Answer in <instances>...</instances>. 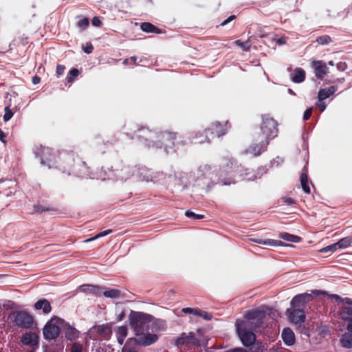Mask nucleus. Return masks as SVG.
<instances>
[{
  "mask_svg": "<svg viewBox=\"0 0 352 352\" xmlns=\"http://www.w3.org/2000/svg\"><path fill=\"white\" fill-rule=\"evenodd\" d=\"M270 311L269 308H258L249 311L243 320L236 322V330L254 331L261 326L262 320Z\"/></svg>",
  "mask_w": 352,
  "mask_h": 352,
  "instance_id": "f257e3e1",
  "label": "nucleus"
},
{
  "mask_svg": "<svg viewBox=\"0 0 352 352\" xmlns=\"http://www.w3.org/2000/svg\"><path fill=\"white\" fill-rule=\"evenodd\" d=\"M153 319L152 316L138 311H131L129 316V325L135 334L148 330Z\"/></svg>",
  "mask_w": 352,
  "mask_h": 352,
  "instance_id": "f03ea898",
  "label": "nucleus"
},
{
  "mask_svg": "<svg viewBox=\"0 0 352 352\" xmlns=\"http://www.w3.org/2000/svg\"><path fill=\"white\" fill-rule=\"evenodd\" d=\"M277 122L274 118L269 116H264L260 128L256 129L254 133H261L263 138H267V140H270L277 136Z\"/></svg>",
  "mask_w": 352,
  "mask_h": 352,
  "instance_id": "7ed1b4c3",
  "label": "nucleus"
},
{
  "mask_svg": "<svg viewBox=\"0 0 352 352\" xmlns=\"http://www.w3.org/2000/svg\"><path fill=\"white\" fill-rule=\"evenodd\" d=\"M64 320L58 317L52 318L44 326L43 334L46 340L56 338L60 332V327L63 326Z\"/></svg>",
  "mask_w": 352,
  "mask_h": 352,
  "instance_id": "20e7f679",
  "label": "nucleus"
},
{
  "mask_svg": "<svg viewBox=\"0 0 352 352\" xmlns=\"http://www.w3.org/2000/svg\"><path fill=\"white\" fill-rule=\"evenodd\" d=\"M229 126L228 125V122L225 121L223 122H219L218 121L214 122L210 128L206 129L204 133H206V139H201L200 135H197V138L199 139L198 141L199 143H204L206 142H210V138L208 136V133H210V138H213L214 137H221L226 134L228 129Z\"/></svg>",
  "mask_w": 352,
  "mask_h": 352,
  "instance_id": "39448f33",
  "label": "nucleus"
},
{
  "mask_svg": "<svg viewBox=\"0 0 352 352\" xmlns=\"http://www.w3.org/2000/svg\"><path fill=\"white\" fill-rule=\"evenodd\" d=\"M269 142L270 140H267V138H263L261 135V133L254 132L252 135V143L246 152L254 156H258L266 150Z\"/></svg>",
  "mask_w": 352,
  "mask_h": 352,
  "instance_id": "423d86ee",
  "label": "nucleus"
},
{
  "mask_svg": "<svg viewBox=\"0 0 352 352\" xmlns=\"http://www.w3.org/2000/svg\"><path fill=\"white\" fill-rule=\"evenodd\" d=\"M327 292L321 290H312L311 294H301L293 298L291 305L294 308H300L314 299V296L326 295Z\"/></svg>",
  "mask_w": 352,
  "mask_h": 352,
  "instance_id": "0eeeda50",
  "label": "nucleus"
},
{
  "mask_svg": "<svg viewBox=\"0 0 352 352\" xmlns=\"http://www.w3.org/2000/svg\"><path fill=\"white\" fill-rule=\"evenodd\" d=\"M33 318L29 314L21 311L16 314L14 318L15 324L22 328L28 329L30 328L33 324Z\"/></svg>",
  "mask_w": 352,
  "mask_h": 352,
  "instance_id": "6e6552de",
  "label": "nucleus"
},
{
  "mask_svg": "<svg viewBox=\"0 0 352 352\" xmlns=\"http://www.w3.org/2000/svg\"><path fill=\"white\" fill-rule=\"evenodd\" d=\"M135 335L136 338L133 339L135 340V344L142 346H149L155 343L158 340V336L157 335L144 333L142 331Z\"/></svg>",
  "mask_w": 352,
  "mask_h": 352,
  "instance_id": "1a4fd4ad",
  "label": "nucleus"
},
{
  "mask_svg": "<svg viewBox=\"0 0 352 352\" xmlns=\"http://www.w3.org/2000/svg\"><path fill=\"white\" fill-rule=\"evenodd\" d=\"M175 342L177 345H184L188 344L195 346L201 345L199 341L195 338V333L193 332L183 333L180 337L176 340Z\"/></svg>",
  "mask_w": 352,
  "mask_h": 352,
  "instance_id": "9d476101",
  "label": "nucleus"
},
{
  "mask_svg": "<svg viewBox=\"0 0 352 352\" xmlns=\"http://www.w3.org/2000/svg\"><path fill=\"white\" fill-rule=\"evenodd\" d=\"M287 314L288 315L289 320L296 324L304 322L305 319V312L300 308L287 309Z\"/></svg>",
  "mask_w": 352,
  "mask_h": 352,
  "instance_id": "9b49d317",
  "label": "nucleus"
},
{
  "mask_svg": "<svg viewBox=\"0 0 352 352\" xmlns=\"http://www.w3.org/2000/svg\"><path fill=\"white\" fill-rule=\"evenodd\" d=\"M312 67L316 78L322 79L328 73V67L325 63L322 60H314L312 62Z\"/></svg>",
  "mask_w": 352,
  "mask_h": 352,
  "instance_id": "f8f14e48",
  "label": "nucleus"
},
{
  "mask_svg": "<svg viewBox=\"0 0 352 352\" xmlns=\"http://www.w3.org/2000/svg\"><path fill=\"white\" fill-rule=\"evenodd\" d=\"M237 333L243 345L249 346L254 343L256 340V336L253 331H237Z\"/></svg>",
  "mask_w": 352,
  "mask_h": 352,
  "instance_id": "ddd939ff",
  "label": "nucleus"
},
{
  "mask_svg": "<svg viewBox=\"0 0 352 352\" xmlns=\"http://www.w3.org/2000/svg\"><path fill=\"white\" fill-rule=\"evenodd\" d=\"M23 344L30 346H37L38 344V336L36 333L27 332L21 337Z\"/></svg>",
  "mask_w": 352,
  "mask_h": 352,
  "instance_id": "4468645a",
  "label": "nucleus"
},
{
  "mask_svg": "<svg viewBox=\"0 0 352 352\" xmlns=\"http://www.w3.org/2000/svg\"><path fill=\"white\" fill-rule=\"evenodd\" d=\"M340 316L342 320L349 322L347 329L352 332V306H344L340 311Z\"/></svg>",
  "mask_w": 352,
  "mask_h": 352,
  "instance_id": "2eb2a0df",
  "label": "nucleus"
},
{
  "mask_svg": "<svg viewBox=\"0 0 352 352\" xmlns=\"http://www.w3.org/2000/svg\"><path fill=\"white\" fill-rule=\"evenodd\" d=\"M158 138L163 145L169 147L173 145L174 140L176 139V133L165 131L160 133Z\"/></svg>",
  "mask_w": 352,
  "mask_h": 352,
  "instance_id": "dca6fc26",
  "label": "nucleus"
},
{
  "mask_svg": "<svg viewBox=\"0 0 352 352\" xmlns=\"http://www.w3.org/2000/svg\"><path fill=\"white\" fill-rule=\"evenodd\" d=\"M182 311L184 314H193L197 317L202 318L207 320H210L212 318V316L208 312L199 309L186 307L182 309Z\"/></svg>",
  "mask_w": 352,
  "mask_h": 352,
  "instance_id": "f3484780",
  "label": "nucleus"
},
{
  "mask_svg": "<svg viewBox=\"0 0 352 352\" xmlns=\"http://www.w3.org/2000/svg\"><path fill=\"white\" fill-rule=\"evenodd\" d=\"M65 337L69 340H74L79 337L80 332L69 324L64 323L63 326Z\"/></svg>",
  "mask_w": 352,
  "mask_h": 352,
  "instance_id": "a211bd4d",
  "label": "nucleus"
},
{
  "mask_svg": "<svg viewBox=\"0 0 352 352\" xmlns=\"http://www.w3.org/2000/svg\"><path fill=\"white\" fill-rule=\"evenodd\" d=\"M282 338L284 342L288 346L293 345L295 342L294 333L289 328H285L283 330Z\"/></svg>",
  "mask_w": 352,
  "mask_h": 352,
  "instance_id": "6ab92c4d",
  "label": "nucleus"
},
{
  "mask_svg": "<svg viewBox=\"0 0 352 352\" xmlns=\"http://www.w3.org/2000/svg\"><path fill=\"white\" fill-rule=\"evenodd\" d=\"M93 329L100 337L108 338L111 334V329L107 324H102L93 327Z\"/></svg>",
  "mask_w": 352,
  "mask_h": 352,
  "instance_id": "aec40b11",
  "label": "nucleus"
},
{
  "mask_svg": "<svg viewBox=\"0 0 352 352\" xmlns=\"http://www.w3.org/2000/svg\"><path fill=\"white\" fill-rule=\"evenodd\" d=\"M250 241L257 243L258 244L267 246H280L283 245V243L280 241L274 239H250Z\"/></svg>",
  "mask_w": 352,
  "mask_h": 352,
  "instance_id": "412c9836",
  "label": "nucleus"
},
{
  "mask_svg": "<svg viewBox=\"0 0 352 352\" xmlns=\"http://www.w3.org/2000/svg\"><path fill=\"white\" fill-rule=\"evenodd\" d=\"M34 308L36 310L42 309L43 312L44 314H49L52 310V307H51L50 302L45 299H43V300H40L37 301L34 304Z\"/></svg>",
  "mask_w": 352,
  "mask_h": 352,
  "instance_id": "4be33fe9",
  "label": "nucleus"
},
{
  "mask_svg": "<svg viewBox=\"0 0 352 352\" xmlns=\"http://www.w3.org/2000/svg\"><path fill=\"white\" fill-rule=\"evenodd\" d=\"M336 90L337 88L335 86H331L329 87L320 89L318 92L319 100H323L329 98L336 91Z\"/></svg>",
  "mask_w": 352,
  "mask_h": 352,
  "instance_id": "5701e85b",
  "label": "nucleus"
},
{
  "mask_svg": "<svg viewBox=\"0 0 352 352\" xmlns=\"http://www.w3.org/2000/svg\"><path fill=\"white\" fill-rule=\"evenodd\" d=\"M305 72L301 68H296L294 70V75L292 78V81L296 83H300L305 80Z\"/></svg>",
  "mask_w": 352,
  "mask_h": 352,
  "instance_id": "b1692460",
  "label": "nucleus"
},
{
  "mask_svg": "<svg viewBox=\"0 0 352 352\" xmlns=\"http://www.w3.org/2000/svg\"><path fill=\"white\" fill-rule=\"evenodd\" d=\"M140 28L141 30L145 32L156 34H161L162 32L161 30L158 29L155 25L148 22L142 23L140 25Z\"/></svg>",
  "mask_w": 352,
  "mask_h": 352,
  "instance_id": "393cba45",
  "label": "nucleus"
},
{
  "mask_svg": "<svg viewBox=\"0 0 352 352\" xmlns=\"http://www.w3.org/2000/svg\"><path fill=\"white\" fill-rule=\"evenodd\" d=\"M127 336V328L125 326L119 327L116 331V337L120 344H122Z\"/></svg>",
  "mask_w": 352,
  "mask_h": 352,
  "instance_id": "a878e982",
  "label": "nucleus"
},
{
  "mask_svg": "<svg viewBox=\"0 0 352 352\" xmlns=\"http://www.w3.org/2000/svg\"><path fill=\"white\" fill-rule=\"evenodd\" d=\"M340 342L343 347L347 349L352 348V334L349 333L343 334L340 338Z\"/></svg>",
  "mask_w": 352,
  "mask_h": 352,
  "instance_id": "bb28decb",
  "label": "nucleus"
},
{
  "mask_svg": "<svg viewBox=\"0 0 352 352\" xmlns=\"http://www.w3.org/2000/svg\"><path fill=\"white\" fill-rule=\"evenodd\" d=\"M135 340L133 338L127 340L126 344L122 348V352H138L135 347Z\"/></svg>",
  "mask_w": 352,
  "mask_h": 352,
  "instance_id": "cd10ccee",
  "label": "nucleus"
},
{
  "mask_svg": "<svg viewBox=\"0 0 352 352\" xmlns=\"http://www.w3.org/2000/svg\"><path fill=\"white\" fill-rule=\"evenodd\" d=\"M339 249H345L352 243V236H348L339 240L338 242Z\"/></svg>",
  "mask_w": 352,
  "mask_h": 352,
  "instance_id": "c85d7f7f",
  "label": "nucleus"
},
{
  "mask_svg": "<svg viewBox=\"0 0 352 352\" xmlns=\"http://www.w3.org/2000/svg\"><path fill=\"white\" fill-rule=\"evenodd\" d=\"M54 209L49 205L37 204L34 206V212L41 213L47 211H54Z\"/></svg>",
  "mask_w": 352,
  "mask_h": 352,
  "instance_id": "c756f323",
  "label": "nucleus"
},
{
  "mask_svg": "<svg viewBox=\"0 0 352 352\" xmlns=\"http://www.w3.org/2000/svg\"><path fill=\"white\" fill-rule=\"evenodd\" d=\"M103 295L107 298H118L121 296V292L117 289H111L104 292Z\"/></svg>",
  "mask_w": 352,
  "mask_h": 352,
  "instance_id": "7c9ffc66",
  "label": "nucleus"
},
{
  "mask_svg": "<svg viewBox=\"0 0 352 352\" xmlns=\"http://www.w3.org/2000/svg\"><path fill=\"white\" fill-rule=\"evenodd\" d=\"M163 174L161 172L153 173V174H148V175L144 176V179L146 182H151L156 183L159 181L160 177H162Z\"/></svg>",
  "mask_w": 352,
  "mask_h": 352,
  "instance_id": "2f4dec72",
  "label": "nucleus"
},
{
  "mask_svg": "<svg viewBox=\"0 0 352 352\" xmlns=\"http://www.w3.org/2000/svg\"><path fill=\"white\" fill-rule=\"evenodd\" d=\"M300 183L302 188L306 193H310V188L309 186L308 178L306 174L302 173L300 175Z\"/></svg>",
  "mask_w": 352,
  "mask_h": 352,
  "instance_id": "473e14b6",
  "label": "nucleus"
},
{
  "mask_svg": "<svg viewBox=\"0 0 352 352\" xmlns=\"http://www.w3.org/2000/svg\"><path fill=\"white\" fill-rule=\"evenodd\" d=\"M280 238H282L283 239H284L285 241H291L293 243H298L300 241V236L290 234H288L286 232L280 234Z\"/></svg>",
  "mask_w": 352,
  "mask_h": 352,
  "instance_id": "72a5a7b5",
  "label": "nucleus"
},
{
  "mask_svg": "<svg viewBox=\"0 0 352 352\" xmlns=\"http://www.w3.org/2000/svg\"><path fill=\"white\" fill-rule=\"evenodd\" d=\"M79 74V72L77 69H72L69 71V74L67 75L66 78V80L68 82H72L74 80L75 78H76Z\"/></svg>",
  "mask_w": 352,
  "mask_h": 352,
  "instance_id": "f704fd0d",
  "label": "nucleus"
},
{
  "mask_svg": "<svg viewBox=\"0 0 352 352\" xmlns=\"http://www.w3.org/2000/svg\"><path fill=\"white\" fill-rule=\"evenodd\" d=\"M112 232V230H107L105 231H103V232H101L100 233H98V234H96L95 236L94 237H91V238H89V239H87L85 241V243H88V242H90V241H92L94 240H96L100 237H102V236H104Z\"/></svg>",
  "mask_w": 352,
  "mask_h": 352,
  "instance_id": "c9c22d12",
  "label": "nucleus"
},
{
  "mask_svg": "<svg viewBox=\"0 0 352 352\" xmlns=\"http://www.w3.org/2000/svg\"><path fill=\"white\" fill-rule=\"evenodd\" d=\"M234 43L240 47L241 48H242L244 51H248L250 48V41L248 40L245 42H241V41L239 40H236Z\"/></svg>",
  "mask_w": 352,
  "mask_h": 352,
  "instance_id": "e433bc0d",
  "label": "nucleus"
},
{
  "mask_svg": "<svg viewBox=\"0 0 352 352\" xmlns=\"http://www.w3.org/2000/svg\"><path fill=\"white\" fill-rule=\"evenodd\" d=\"M316 41L320 45H327L331 42V38L328 35L321 36L317 38Z\"/></svg>",
  "mask_w": 352,
  "mask_h": 352,
  "instance_id": "4c0bfd02",
  "label": "nucleus"
},
{
  "mask_svg": "<svg viewBox=\"0 0 352 352\" xmlns=\"http://www.w3.org/2000/svg\"><path fill=\"white\" fill-rule=\"evenodd\" d=\"M4 111L5 113L3 116V120L5 122H7L12 118V117L13 116V113L10 109V107H6Z\"/></svg>",
  "mask_w": 352,
  "mask_h": 352,
  "instance_id": "58836bf2",
  "label": "nucleus"
},
{
  "mask_svg": "<svg viewBox=\"0 0 352 352\" xmlns=\"http://www.w3.org/2000/svg\"><path fill=\"white\" fill-rule=\"evenodd\" d=\"M83 346L78 342H74L70 349V352H82Z\"/></svg>",
  "mask_w": 352,
  "mask_h": 352,
  "instance_id": "ea45409f",
  "label": "nucleus"
},
{
  "mask_svg": "<svg viewBox=\"0 0 352 352\" xmlns=\"http://www.w3.org/2000/svg\"><path fill=\"white\" fill-rule=\"evenodd\" d=\"M89 19L87 18H84L78 22V27L79 28L85 30L89 26Z\"/></svg>",
  "mask_w": 352,
  "mask_h": 352,
  "instance_id": "a19ab883",
  "label": "nucleus"
},
{
  "mask_svg": "<svg viewBox=\"0 0 352 352\" xmlns=\"http://www.w3.org/2000/svg\"><path fill=\"white\" fill-rule=\"evenodd\" d=\"M338 243H333L332 245H328L324 248H322L320 252H329V251H336L337 250H338Z\"/></svg>",
  "mask_w": 352,
  "mask_h": 352,
  "instance_id": "79ce46f5",
  "label": "nucleus"
},
{
  "mask_svg": "<svg viewBox=\"0 0 352 352\" xmlns=\"http://www.w3.org/2000/svg\"><path fill=\"white\" fill-rule=\"evenodd\" d=\"M185 214L189 218H193L196 219H201L204 218V215L195 214V212L190 210L186 211Z\"/></svg>",
  "mask_w": 352,
  "mask_h": 352,
  "instance_id": "37998d69",
  "label": "nucleus"
},
{
  "mask_svg": "<svg viewBox=\"0 0 352 352\" xmlns=\"http://www.w3.org/2000/svg\"><path fill=\"white\" fill-rule=\"evenodd\" d=\"M89 291L93 292L96 294H99L101 292V289L99 287L88 285L87 286Z\"/></svg>",
  "mask_w": 352,
  "mask_h": 352,
  "instance_id": "c03bdc74",
  "label": "nucleus"
},
{
  "mask_svg": "<svg viewBox=\"0 0 352 352\" xmlns=\"http://www.w3.org/2000/svg\"><path fill=\"white\" fill-rule=\"evenodd\" d=\"M65 69V67L64 65H58L56 66V71L57 76H60V75H62L64 73Z\"/></svg>",
  "mask_w": 352,
  "mask_h": 352,
  "instance_id": "a18cd8bd",
  "label": "nucleus"
},
{
  "mask_svg": "<svg viewBox=\"0 0 352 352\" xmlns=\"http://www.w3.org/2000/svg\"><path fill=\"white\" fill-rule=\"evenodd\" d=\"M338 70L344 72L347 69V64L345 62H340L337 64Z\"/></svg>",
  "mask_w": 352,
  "mask_h": 352,
  "instance_id": "49530a36",
  "label": "nucleus"
},
{
  "mask_svg": "<svg viewBox=\"0 0 352 352\" xmlns=\"http://www.w3.org/2000/svg\"><path fill=\"white\" fill-rule=\"evenodd\" d=\"M92 25L96 27H100L102 25V22L98 16H94L92 19Z\"/></svg>",
  "mask_w": 352,
  "mask_h": 352,
  "instance_id": "de8ad7c7",
  "label": "nucleus"
},
{
  "mask_svg": "<svg viewBox=\"0 0 352 352\" xmlns=\"http://www.w3.org/2000/svg\"><path fill=\"white\" fill-rule=\"evenodd\" d=\"M312 113V108L307 109L305 112L304 113L303 119L305 120H307L309 119V118L311 116Z\"/></svg>",
  "mask_w": 352,
  "mask_h": 352,
  "instance_id": "09e8293b",
  "label": "nucleus"
},
{
  "mask_svg": "<svg viewBox=\"0 0 352 352\" xmlns=\"http://www.w3.org/2000/svg\"><path fill=\"white\" fill-rule=\"evenodd\" d=\"M94 47L91 43H87L86 47H83V50L85 53L90 54L92 52Z\"/></svg>",
  "mask_w": 352,
  "mask_h": 352,
  "instance_id": "8fccbe9b",
  "label": "nucleus"
},
{
  "mask_svg": "<svg viewBox=\"0 0 352 352\" xmlns=\"http://www.w3.org/2000/svg\"><path fill=\"white\" fill-rule=\"evenodd\" d=\"M317 107L319 108L320 111H323L326 109V104L322 100H319L317 103Z\"/></svg>",
  "mask_w": 352,
  "mask_h": 352,
  "instance_id": "3c124183",
  "label": "nucleus"
},
{
  "mask_svg": "<svg viewBox=\"0 0 352 352\" xmlns=\"http://www.w3.org/2000/svg\"><path fill=\"white\" fill-rule=\"evenodd\" d=\"M283 201L284 203H285L287 205H291V204H294V199L290 197L283 198Z\"/></svg>",
  "mask_w": 352,
  "mask_h": 352,
  "instance_id": "603ef678",
  "label": "nucleus"
},
{
  "mask_svg": "<svg viewBox=\"0 0 352 352\" xmlns=\"http://www.w3.org/2000/svg\"><path fill=\"white\" fill-rule=\"evenodd\" d=\"M235 19V16L234 15H231L230 16H229L226 20H225L224 21H223L221 23V25L224 26L226 25V24H228L229 22H230L231 21H232L233 19Z\"/></svg>",
  "mask_w": 352,
  "mask_h": 352,
  "instance_id": "864d4df0",
  "label": "nucleus"
},
{
  "mask_svg": "<svg viewBox=\"0 0 352 352\" xmlns=\"http://www.w3.org/2000/svg\"><path fill=\"white\" fill-rule=\"evenodd\" d=\"M276 42L279 45H284L286 43V38L285 37H281L280 38L276 39Z\"/></svg>",
  "mask_w": 352,
  "mask_h": 352,
  "instance_id": "5fc2aeb1",
  "label": "nucleus"
},
{
  "mask_svg": "<svg viewBox=\"0 0 352 352\" xmlns=\"http://www.w3.org/2000/svg\"><path fill=\"white\" fill-rule=\"evenodd\" d=\"M32 83L34 85L38 84L41 82V78L37 76H35L32 78Z\"/></svg>",
  "mask_w": 352,
  "mask_h": 352,
  "instance_id": "6e6d98bb",
  "label": "nucleus"
},
{
  "mask_svg": "<svg viewBox=\"0 0 352 352\" xmlns=\"http://www.w3.org/2000/svg\"><path fill=\"white\" fill-rule=\"evenodd\" d=\"M0 140L3 142H6V135L0 129Z\"/></svg>",
  "mask_w": 352,
  "mask_h": 352,
  "instance_id": "4d7b16f0",
  "label": "nucleus"
},
{
  "mask_svg": "<svg viewBox=\"0 0 352 352\" xmlns=\"http://www.w3.org/2000/svg\"><path fill=\"white\" fill-rule=\"evenodd\" d=\"M230 352H247L245 349L236 348L232 350Z\"/></svg>",
  "mask_w": 352,
  "mask_h": 352,
  "instance_id": "13d9d810",
  "label": "nucleus"
},
{
  "mask_svg": "<svg viewBox=\"0 0 352 352\" xmlns=\"http://www.w3.org/2000/svg\"><path fill=\"white\" fill-rule=\"evenodd\" d=\"M125 316V314L124 311H122L121 314L118 316V321H121Z\"/></svg>",
  "mask_w": 352,
  "mask_h": 352,
  "instance_id": "bf43d9fd",
  "label": "nucleus"
},
{
  "mask_svg": "<svg viewBox=\"0 0 352 352\" xmlns=\"http://www.w3.org/2000/svg\"><path fill=\"white\" fill-rule=\"evenodd\" d=\"M130 60H131L133 61L134 65H137V63H136L137 57L136 56H131L130 58Z\"/></svg>",
  "mask_w": 352,
  "mask_h": 352,
  "instance_id": "052dcab7",
  "label": "nucleus"
},
{
  "mask_svg": "<svg viewBox=\"0 0 352 352\" xmlns=\"http://www.w3.org/2000/svg\"><path fill=\"white\" fill-rule=\"evenodd\" d=\"M204 170H210V166L209 165H204L201 167Z\"/></svg>",
  "mask_w": 352,
  "mask_h": 352,
  "instance_id": "680f3d73",
  "label": "nucleus"
},
{
  "mask_svg": "<svg viewBox=\"0 0 352 352\" xmlns=\"http://www.w3.org/2000/svg\"><path fill=\"white\" fill-rule=\"evenodd\" d=\"M331 297H332L333 298H336V299L339 298V296H338V295H336V294H333V295L331 296Z\"/></svg>",
  "mask_w": 352,
  "mask_h": 352,
  "instance_id": "e2e57ef3",
  "label": "nucleus"
},
{
  "mask_svg": "<svg viewBox=\"0 0 352 352\" xmlns=\"http://www.w3.org/2000/svg\"><path fill=\"white\" fill-rule=\"evenodd\" d=\"M329 65H331V66H333L334 65V63L333 60H331L329 62Z\"/></svg>",
  "mask_w": 352,
  "mask_h": 352,
  "instance_id": "0e129e2a",
  "label": "nucleus"
},
{
  "mask_svg": "<svg viewBox=\"0 0 352 352\" xmlns=\"http://www.w3.org/2000/svg\"><path fill=\"white\" fill-rule=\"evenodd\" d=\"M129 61V59H125L123 62L124 64H127Z\"/></svg>",
  "mask_w": 352,
  "mask_h": 352,
  "instance_id": "69168bd1",
  "label": "nucleus"
}]
</instances>
